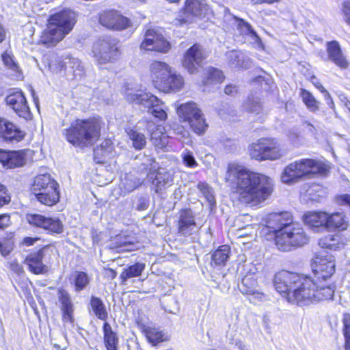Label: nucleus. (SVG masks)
<instances>
[{"instance_id":"obj_1","label":"nucleus","mask_w":350,"mask_h":350,"mask_svg":"<svg viewBox=\"0 0 350 350\" xmlns=\"http://www.w3.org/2000/svg\"><path fill=\"white\" fill-rule=\"evenodd\" d=\"M226 180L232 185L241 202L252 206L265 201L273 191L271 178L234 164L228 166Z\"/></svg>"},{"instance_id":"obj_2","label":"nucleus","mask_w":350,"mask_h":350,"mask_svg":"<svg viewBox=\"0 0 350 350\" xmlns=\"http://www.w3.org/2000/svg\"><path fill=\"white\" fill-rule=\"evenodd\" d=\"M312 284L310 277H304L287 271L277 273L274 278L275 290L286 297L288 301L299 306L318 302L332 296L331 288H323V293H314V288H312Z\"/></svg>"},{"instance_id":"obj_3","label":"nucleus","mask_w":350,"mask_h":350,"mask_svg":"<svg viewBox=\"0 0 350 350\" xmlns=\"http://www.w3.org/2000/svg\"><path fill=\"white\" fill-rule=\"evenodd\" d=\"M100 121L97 118L77 119L69 128L62 131L66 139L75 147L85 148L92 146L100 137Z\"/></svg>"},{"instance_id":"obj_4","label":"nucleus","mask_w":350,"mask_h":350,"mask_svg":"<svg viewBox=\"0 0 350 350\" xmlns=\"http://www.w3.org/2000/svg\"><path fill=\"white\" fill-rule=\"evenodd\" d=\"M76 15L70 10H64L51 15L47 27L43 31L40 42L46 47L55 46L72 29Z\"/></svg>"},{"instance_id":"obj_5","label":"nucleus","mask_w":350,"mask_h":350,"mask_svg":"<svg viewBox=\"0 0 350 350\" xmlns=\"http://www.w3.org/2000/svg\"><path fill=\"white\" fill-rule=\"evenodd\" d=\"M329 171V166L322 161L302 159L286 166L280 178L282 183L291 184L306 176H325Z\"/></svg>"},{"instance_id":"obj_6","label":"nucleus","mask_w":350,"mask_h":350,"mask_svg":"<svg viewBox=\"0 0 350 350\" xmlns=\"http://www.w3.org/2000/svg\"><path fill=\"white\" fill-rule=\"evenodd\" d=\"M317 269L314 273V277L311 278L312 281V288H314V293H323V288H329L332 290V295L329 298H325L323 300L332 299L334 294V286H332L328 280L335 272V262L332 256L324 255L321 254L315 258Z\"/></svg>"},{"instance_id":"obj_7","label":"nucleus","mask_w":350,"mask_h":350,"mask_svg":"<svg viewBox=\"0 0 350 350\" xmlns=\"http://www.w3.org/2000/svg\"><path fill=\"white\" fill-rule=\"evenodd\" d=\"M309 237L304 228L298 223L287 226L283 232L277 234L275 237V245L282 252H290L306 244Z\"/></svg>"},{"instance_id":"obj_8","label":"nucleus","mask_w":350,"mask_h":350,"mask_svg":"<svg viewBox=\"0 0 350 350\" xmlns=\"http://www.w3.org/2000/svg\"><path fill=\"white\" fill-rule=\"evenodd\" d=\"M250 157L259 161L277 160L284 155L280 144L273 138H262L249 146Z\"/></svg>"},{"instance_id":"obj_9","label":"nucleus","mask_w":350,"mask_h":350,"mask_svg":"<svg viewBox=\"0 0 350 350\" xmlns=\"http://www.w3.org/2000/svg\"><path fill=\"white\" fill-rule=\"evenodd\" d=\"M118 41L111 37L99 38L94 42L92 53L96 62L99 65L116 61L120 54Z\"/></svg>"},{"instance_id":"obj_10","label":"nucleus","mask_w":350,"mask_h":350,"mask_svg":"<svg viewBox=\"0 0 350 350\" xmlns=\"http://www.w3.org/2000/svg\"><path fill=\"white\" fill-rule=\"evenodd\" d=\"M179 116L188 122L192 130L198 135L203 134L208 128L204 114L195 103H187L178 108Z\"/></svg>"},{"instance_id":"obj_11","label":"nucleus","mask_w":350,"mask_h":350,"mask_svg":"<svg viewBox=\"0 0 350 350\" xmlns=\"http://www.w3.org/2000/svg\"><path fill=\"white\" fill-rule=\"evenodd\" d=\"M49 67L54 72H58L63 69H66L68 73L72 75L73 79L77 80L81 79L85 74V69L81 61L71 57H67L65 61L55 57L54 62L49 63Z\"/></svg>"},{"instance_id":"obj_12","label":"nucleus","mask_w":350,"mask_h":350,"mask_svg":"<svg viewBox=\"0 0 350 350\" xmlns=\"http://www.w3.org/2000/svg\"><path fill=\"white\" fill-rule=\"evenodd\" d=\"M140 49L146 51L167 53L171 49V44L158 30L148 29L145 32Z\"/></svg>"},{"instance_id":"obj_13","label":"nucleus","mask_w":350,"mask_h":350,"mask_svg":"<svg viewBox=\"0 0 350 350\" xmlns=\"http://www.w3.org/2000/svg\"><path fill=\"white\" fill-rule=\"evenodd\" d=\"M206 58L205 51L198 44L191 46L184 54L182 61L183 66L190 74H195L202 66V62Z\"/></svg>"},{"instance_id":"obj_14","label":"nucleus","mask_w":350,"mask_h":350,"mask_svg":"<svg viewBox=\"0 0 350 350\" xmlns=\"http://www.w3.org/2000/svg\"><path fill=\"white\" fill-rule=\"evenodd\" d=\"M124 93L126 99L129 103L149 106V105H152L157 102V96L142 90L138 88L137 85L133 83L125 85Z\"/></svg>"},{"instance_id":"obj_15","label":"nucleus","mask_w":350,"mask_h":350,"mask_svg":"<svg viewBox=\"0 0 350 350\" xmlns=\"http://www.w3.org/2000/svg\"><path fill=\"white\" fill-rule=\"evenodd\" d=\"M100 23L109 29L123 30L131 25V21L119 12L111 10L102 14L99 18Z\"/></svg>"},{"instance_id":"obj_16","label":"nucleus","mask_w":350,"mask_h":350,"mask_svg":"<svg viewBox=\"0 0 350 350\" xmlns=\"http://www.w3.org/2000/svg\"><path fill=\"white\" fill-rule=\"evenodd\" d=\"M265 222L267 227L275 235L295 223L291 213L287 211L271 213L267 216Z\"/></svg>"},{"instance_id":"obj_17","label":"nucleus","mask_w":350,"mask_h":350,"mask_svg":"<svg viewBox=\"0 0 350 350\" xmlns=\"http://www.w3.org/2000/svg\"><path fill=\"white\" fill-rule=\"evenodd\" d=\"M27 219L30 224L53 233L59 234L63 231V224L57 218L46 217L40 214H30L27 215Z\"/></svg>"},{"instance_id":"obj_18","label":"nucleus","mask_w":350,"mask_h":350,"mask_svg":"<svg viewBox=\"0 0 350 350\" xmlns=\"http://www.w3.org/2000/svg\"><path fill=\"white\" fill-rule=\"evenodd\" d=\"M26 155L23 150H5L0 149V165L5 169H14L25 165Z\"/></svg>"},{"instance_id":"obj_19","label":"nucleus","mask_w":350,"mask_h":350,"mask_svg":"<svg viewBox=\"0 0 350 350\" xmlns=\"http://www.w3.org/2000/svg\"><path fill=\"white\" fill-rule=\"evenodd\" d=\"M6 103L18 115L26 120L30 118L31 113L27 105V100L21 92H16L9 94L6 98Z\"/></svg>"},{"instance_id":"obj_20","label":"nucleus","mask_w":350,"mask_h":350,"mask_svg":"<svg viewBox=\"0 0 350 350\" xmlns=\"http://www.w3.org/2000/svg\"><path fill=\"white\" fill-rule=\"evenodd\" d=\"M204 0H186L184 16H180V24L191 23L193 16H200L206 11Z\"/></svg>"},{"instance_id":"obj_21","label":"nucleus","mask_w":350,"mask_h":350,"mask_svg":"<svg viewBox=\"0 0 350 350\" xmlns=\"http://www.w3.org/2000/svg\"><path fill=\"white\" fill-rule=\"evenodd\" d=\"M150 76L154 87L160 89L167 77L172 72L166 63L159 61L152 62L150 67Z\"/></svg>"},{"instance_id":"obj_22","label":"nucleus","mask_w":350,"mask_h":350,"mask_svg":"<svg viewBox=\"0 0 350 350\" xmlns=\"http://www.w3.org/2000/svg\"><path fill=\"white\" fill-rule=\"evenodd\" d=\"M256 279L252 275H247L242 279L241 284L239 286L240 291L245 295L250 296L252 301H263L265 295L257 288Z\"/></svg>"},{"instance_id":"obj_23","label":"nucleus","mask_w":350,"mask_h":350,"mask_svg":"<svg viewBox=\"0 0 350 350\" xmlns=\"http://www.w3.org/2000/svg\"><path fill=\"white\" fill-rule=\"evenodd\" d=\"M47 252V249L42 248L37 252L30 254L26 257L25 263L28 266L30 271L35 274H42L48 271V267L42 262Z\"/></svg>"},{"instance_id":"obj_24","label":"nucleus","mask_w":350,"mask_h":350,"mask_svg":"<svg viewBox=\"0 0 350 350\" xmlns=\"http://www.w3.org/2000/svg\"><path fill=\"white\" fill-rule=\"evenodd\" d=\"M326 51L328 60L333 62L341 69H346L349 66V62L342 53L339 43L336 40L326 43Z\"/></svg>"},{"instance_id":"obj_25","label":"nucleus","mask_w":350,"mask_h":350,"mask_svg":"<svg viewBox=\"0 0 350 350\" xmlns=\"http://www.w3.org/2000/svg\"><path fill=\"white\" fill-rule=\"evenodd\" d=\"M25 132L6 120L0 118V136L10 142H20L25 137Z\"/></svg>"},{"instance_id":"obj_26","label":"nucleus","mask_w":350,"mask_h":350,"mask_svg":"<svg viewBox=\"0 0 350 350\" xmlns=\"http://www.w3.org/2000/svg\"><path fill=\"white\" fill-rule=\"evenodd\" d=\"M196 225L194 215L191 209L185 208L180 211L178 221V232L180 234L184 236L191 234Z\"/></svg>"},{"instance_id":"obj_27","label":"nucleus","mask_w":350,"mask_h":350,"mask_svg":"<svg viewBox=\"0 0 350 350\" xmlns=\"http://www.w3.org/2000/svg\"><path fill=\"white\" fill-rule=\"evenodd\" d=\"M348 226V221L342 213L336 212L332 214L327 213L325 230L342 231L346 230Z\"/></svg>"},{"instance_id":"obj_28","label":"nucleus","mask_w":350,"mask_h":350,"mask_svg":"<svg viewBox=\"0 0 350 350\" xmlns=\"http://www.w3.org/2000/svg\"><path fill=\"white\" fill-rule=\"evenodd\" d=\"M327 213L310 212L304 215V222L310 228L319 231L321 229L325 230Z\"/></svg>"},{"instance_id":"obj_29","label":"nucleus","mask_w":350,"mask_h":350,"mask_svg":"<svg viewBox=\"0 0 350 350\" xmlns=\"http://www.w3.org/2000/svg\"><path fill=\"white\" fill-rule=\"evenodd\" d=\"M184 84L183 77L172 70L159 90L164 92H176L183 88Z\"/></svg>"},{"instance_id":"obj_30","label":"nucleus","mask_w":350,"mask_h":350,"mask_svg":"<svg viewBox=\"0 0 350 350\" xmlns=\"http://www.w3.org/2000/svg\"><path fill=\"white\" fill-rule=\"evenodd\" d=\"M173 181V174L165 169H161L157 173L152 181V185L154 187L156 192L159 193L171 186Z\"/></svg>"},{"instance_id":"obj_31","label":"nucleus","mask_w":350,"mask_h":350,"mask_svg":"<svg viewBox=\"0 0 350 350\" xmlns=\"http://www.w3.org/2000/svg\"><path fill=\"white\" fill-rule=\"evenodd\" d=\"M3 64L10 70V75L16 80L22 79L23 72L14 55L8 51L2 55Z\"/></svg>"},{"instance_id":"obj_32","label":"nucleus","mask_w":350,"mask_h":350,"mask_svg":"<svg viewBox=\"0 0 350 350\" xmlns=\"http://www.w3.org/2000/svg\"><path fill=\"white\" fill-rule=\"evenodd\" d=\"M59 187L49 186L51 193H34L36 199L42 204L46 206H53L59 200Z\"/></svg>"},{"instance_id":"obj_33","label":"nucleus","mask_w":350,"mask_h":350,"mask_svg":"<svg viewBox=\"0 0 350 350\" xmlns=\"http://www.w3.org/2000/svg\"><path fill=\"white\" fill-rule=\"evenodd\" d=\"M104 342L107 350H117L118 337L114 332L111 325L105 322L103 325Z\"/></svg>"},{"instance_id":"obj_34","label":"nucleus","mask_w":350,"mask_h":350,"mask_svg":"<svg viewBox=\"0 0 350 350\" xmlns=\"http://www.w3.org/2000/svg\"><path fill=\"white\" fill-rule=\"evenodd\" d=\"M144 269L145 265L141 262H136L134 265L124 268L120 275L122 284H125V282L131 278L140 276Z\"/></svg>"},{"instance_id":"obj_35","label":"nucleus","mask_w":350,"mask_h":350,"mask_svg":"<svg viewBox=\"0 0 350 350\" xmlns=\"http://www.w3.org/2000/svg\"><path fill=\"white\" fill-rule=\"evenodd\" d=\"M48 186H51V187H59V185L55 180L51 178L49 174H40L35 178L32 189L33 193H36L39 191H42Z\"/></svg>"},{"instance_id":"obj_36","label":"nucleus","mask_w":350,"mask_h":350,"mask_svg":"<svg viewBox=\"0 0 350 350\" xmlns=\"http://www.w3.org/2000/svg\"><path fill=\"white\" fill-rule=\"evenodd\" d=\"M126 133L132 142L133 148L136 150H142L145 147L146 138L143 133L137 131L135 128H126Z\"/></svg>"},{"instance_id":"obj_37","label":"nucleus","mask_w":350,"mask_h":350,"mask_svg":"<svg viewBox=\"0 0 350 350\" xmlns=\"http://www.w3.org/2000/svg\"><path fill=\"white\" fill-rule=\"evenodd\" d=\"M90 305L94 313L99 319L105 321L107 319L108 313L103 301L100 298L92 297Z\"/></svg>"},{"instance_id":"obj_38","label":"nucleus","mask_w":350,"mask_h":350,"mask_svg":"<svg viewBox=\"0 0 350 350\" xmlns=\"http://www.w3.org/2000/svg\"><path fill=\"white\" fill-rule=\"evenodd\" d=\"M230 248L227 245H222L212 255V265H224L229 258Z\"/></svg>"},{"instance_id":"obj_39","label":"nucleus","mask_w":350,"mask_h":350,"mask_svg":"<svg viewBox=\"0 0 350 350\" xmlns=\"http://www.w3.org/2000/svg\"><path fill=\"white\" fill-rule=\"evenodd\" d=\"M115 241V247L118 252H131L137 248V244L129 240L127 237L119 235L116 237Z\"/></svg>"},{"instance_id":"obj_40","label":"nucleus","mask_w":350,"mask_h":350,"mask_svg":"<svg viewBox=\"0 0 350 350\" xmlns=\"http://www.w3.org/2000/svg\"><path fill=\"white\" fill-rule=\"evenodd\" d=\"M150 141L156 148L159 149H165L169 142L168 136L159 129L152 133Z\"/></svg>"},{"instance_id":"obj_41","label":"nucleus","mask_w":350,"mask_h":350,"mask_svg":"<svg viewBox=\"0 0 350 350\" xmlns=\"http://www.w3.org/2000/svg\"><path fill=\"white\" fill-rule=\"evenodd\" d=\"M301 96L303 102L307 106L308 109L312 112H316L319 109V102L308 91L301 89Z\"/></svg>"},{"instance_id":"obj_42","label":"nucleus","mask_w":350,"mask_h":350,"mask_svg":"<svg viewBox=\"0 0 350 350\" xmlns=\"http://www.w3.org/2000/svg\"><path fill=\"white\" fill-rule=\"evenodd\" d=\"M243 108L247 112L258 114L262 111V105L257 97L249 96L243 104Z\"/></svg>"},{"instance_id":"obj_43","label":"nucleus","mask_w":350,"mask_h":350,"mask_svg":"<svg viewBox=\"0 0 350 350\" xmlns=\"http://www.w3.org/2000/svg\"><path fill=\"white\" fill-rule=\"evenodd\" d=\"M75 291L79 292L84 289L90 282V278L83 271H75L73 274Z\"/></svg>"},{"instance_id":"obj_44","label":"nucleus","mask_w":350,"mask_h":350,"mask_svg":"<svg viewBox=\"0 0 350 350\" xmlns=\"http://www.w3.org/2000/svg\"><path fill=\"white\" fill-rule=\"evenodd\" d=\"M319 244L323 248L336 251L339 247V237L334 235L325 236L319 240Z\"/></svg>"},{"instance_id":"obj_45","label":"nucleus","mask_w":350,"mask_h":350,"mask_svg":"<svg viewBox=\"0 0 350 350\" xmlns=\"http://www.w3.org/2000/svg\"><path fill=\"white\" fill-rule=\"evenodd\" d=\"M142 184V181L139 178L134 177L133 175H126L122 180V186L128 192H131Z\"/></svg>"},{"instance_id":"obj_46","label":"nucleus","mask_w":350,"mask_h":350,"mask_svg":"<svg viewBox=\"0 0 350 350\" xmlns=\"http://www.w3.org/2000/svg\"><path fill=\"white\" fill-rule=\"evenodd\" d=\"M198 189L202 193L209 205L212 208L215 204V196L213 189L206 183H200L198 184Z\"/></svg>"},{"instance_id":"obj_47","label":"nucleus","mask_w":350,"mask_h":350,"mask_svg":"<svg viewBox=\"0 0 350 350\" xmlns=\"http://www.w3.org/2000/svg\"><path fill=\"white\" fill-rule=\"evenodd\" d=\"M160 100L157 98V102H155L154 104L149 105V106H146L148 107V112L152 114L155 118L159 119L160 120H163L167 118V113L163 110V109L159 105Z\"/></svg>"},{"instance_id":"obj_48","label":"nucleus","mask_w":350,"mask_h":350,"mask_svg":"<svg viewBox=\"0 0 350 350\" xmlns=\"http://www.w3.org/2000/svg\"><path fill=\"white\" fill-rule=\"evenodd\" d=\"M238 28L239 29L241 33L245 35H250L256 40H260V38L258 37L256 31L252 29V26L243 19L239 20Z\"/></svg>"},{"instance_id":"obj_49","label":"nucleus","mask_w":350,"mask_h":350,"mask_svg":"<svg viewBox=\"0 0 350 350\" xmlns=\"http://www.w3.org/2000/svg\"><path fill=\"white\" fill-rule=\"evenodd\" d=\"M146 337L153 345H156L163 340V334L155 328L147 327L145 329Z\"/></svg>"},{"instance_id":"obj_50","label":"nucleus","mask_w":350,"mask_h":350,"mask_svg":"<svg viewBox=\"0 0 350 350\" xmlns=\"http://www.w3.org/2000/svg\"><path fill=\"white\" fill-rule=\"evenodd\" d=\"M58 298L61 303V309L73 308V304L70 299L69 293L63 288L58 290Z\"/></svg>"},{"instance_id":"obj_51","label":"nucleus","mask_w":350,"mask_h":350,"mask_svg":"<svg viewBox=\"0 0 350 350\" xmlns=\"http://www.w3.org/2000/svg\"><path fill=\"white\" fill-rule=\"evenodd\" d=\"M206 77L207 83H209V81L211 83H221L224 78L223 72L221 70L214 68H210L208 69L206 72Z\"/></svg>"},{"instance_id":"obj_52","label":"nucleus","mask_w":350,"mask_h":350,"mask_svg":"<svg viewBox=\"0 0 350 350\" xmlns=\"http://www.w3.org/2000/svg\"><path fill=\"white\" fill-rule=\"evenodd\" d=\"M182 159L183 163L189 167L193 168L197 167L198 165L193 155V153L188 150L183 151L182 153Z\"/></svg>"},{"instance_id":"obj_53","label":"nucleus","mask_w":350,"mask_h":350,"mask_svg":"<svg viewBox=\"0 0 350 350\" xmlns=\"http://www.w3.org/2000/svg\"><path fill=\"white\" fill-rule=\"evenodd\" d=\"M111 142L110 140H105L99 146L96 147L94 150L95 155H105L111 152Z\"/></svg>"},{"instance_id":"obj_54","label":"nucleus","mask_w":350,"mask_h":350,"mask_svg":"<svg viewBox=\"0 0 350 350\" xmlns=\"http://www.w3.org/2000/svg\"><path fill=\"white\" fill-rule=\"evenodd\" d=\"M228 62L230 65L234 68H238L241 66L239 64V55L237 51H232L227 54Z\"/></svg>"},{"instance_id":"obj_55","label":"nucleus","mask_w":350,"mask_h":350,"mask_svg":"<svg viewBox=\"0 0 350 350\" xmlns=\"http://www.w3.org/2000/svg\"><path fill=\"white\" fill-rule=\"evenodd\" d=\"M13 245L9 240H3L0 241V252L3 256H5L12 251Z\"/></svg>"},{"instance_id":"obj_56","label":"nucleus","mask_w":350,"mask_h":350,"mask_svg":"<svg viewBox=\"0 0 350 350\" xmlns=\"http://www.w3.org/2000/svg\"><path fill=\"white\" fill-rule=\"evenodd\" d=\"M10 202V196L7 192L5 186L0 184V207L8 204Z\"/></svg>"},{"instance_id":"obj_57","label":"nucleus","mask_w":350,"mask_h":350,"mask_svg":"<svg viewBox=\"0 0 350 350\" xmlns=\"http://www.w3.org/2000/svg\"><path fill=\"white\" fill-rule=\"evenodd\" d=\"M62 320L64 323H70L73 324L74 323V317H73V308H65L62 309Z\"/></svg>"},{"instance_id":"obj_58","label":"nucleus","mask_w":350,"mask_h":350,"mask_svg":"<svg viewBox=\"0 0 350 350\" xmlns=\"http://www.w3.org/2000/svg\"><path fill=\"white\" fill-rule=\"evenodd\" d=\"M308 195L312 196L314 193H317L318 197H322L324 194L323 188L319 185H312L308 190Z\"/></svg>"},{"instance_id":"obj_59","label":"nucleus","mask_w":350,"mask_h":350,"mask_svg":"<svg viewBox=\"0 0 350 350\" xmlns=\"http://www.w3.org/2000/svg\"><path fill=\"white\" fill-rule=\"evenodd\" d=\"M342 12L344 18L347 24L350 25V1L347 0L343 3Z\"/></svg>"},{"instance_id":"obj_60","label":"nucleus","mask_w":350,"mask_h":350,"mask_svg":"<svg viewBox=\"0 0 350 350\" xmlns=\"http://www.w3.org/2000/svg\"><path fill=\"white\" fill-rule=\"evenodd\" d=\"M10 224V217L8 214L0 215V229H3Z\"/></svg>"},{"instance_id":"obj_61","label":"nucleus","mask_w":350,"mask_h":350,"mask_svg":"<svg viewBox=\"0 0 350 350\" xmlns=\"http://www.w3.org/2000/svg\"><path fill=\"white\" fill-rule=\"evenodd\" d=\"M343 334L345 340V350H350V329H343Z\"/></svg>"},{"instance_id":"obj_62","label":"nucleus","mask_w":350,"mask_h":350,"mask_svg":"<svg viewBox=\"0 0 350 350\" xmlns=\"http://www.w3.org/2000/svg\"><path fill=\"white\" fill-rule=\"evenodd\" d=\"M224 92L228 95H234L237 92V87L230 84L226 86Z\"/></svg>"},{"instance_id":"obj_63","label":"nucleus","mask_w":350,"mask_h":350,"mask_svg":"<svg viewBox=\"0 0 350 350\" xmlns=\"http://www.w3.org/2000/svg\"><path fill=\"white\" fill-rule=\"evenodd\" d=\"M143 165L146 170H151L156 167V163L152 158H148L146 162L144 163Z\"/></svg>"},{"instance_id":"obj_64","label":"nucleus","mask_w":350,"mask_h":350,"mask_svg":"<svg viewBox=\"0 0 350 350\" xmlns=\"http://www.w3.org/2000/svg\"><path fill=\"white\" fill-rule=\"evenodd\" d=\"M10 269L16 273L20 274L23 271V269L17 262L14 261L11 262Z\"/></svg>"}]
</instances>
